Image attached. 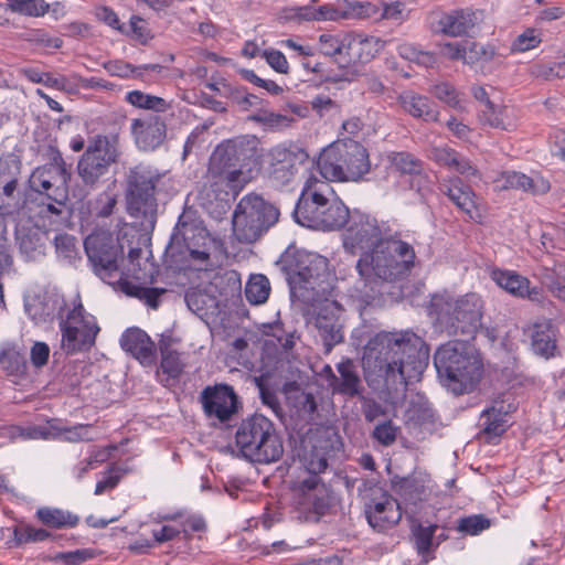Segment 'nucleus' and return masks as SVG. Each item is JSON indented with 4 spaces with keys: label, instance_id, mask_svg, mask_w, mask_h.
Here are the masks:
<instances>
[{
    "label": "nucleus",
    "instance_id": "obj_1",
    "mask_svg": "<svg viewBox=\"0 0 565 565\" xmlns=\"http://www.w3.org/2000/svg\"><path fill=\"white\" fill-rule=\"evenodd\" d=\"M347 223L345 249L352 254L362 250L355 265L359 280L351 296L361 305L369 306L381 299L388 285L411 275L416 253L409 243L388 236L387 230L371 215L349 213Z\"/></svg>",
    "mask_w": 565,
    "mask_h": 565
},
{
    "label": "nucleus",
    "instance_id": "obj_2",
    "mask_svg": "<svg viewBox=\"0 0 565 565\" xmlns=\"http://www.w3.org/2000/svg\"><path fill=\"white\" fill-rule=\"evenodd\" d=\"M428 361V345L412 331L377 333L367 342L362 356L364 371L383 377L391 386L419 381Z\"/></svg>",
    "mask_w": 565,
    "mask_h": 565
},
{
    "label": "nucleus",
    "instance_id": "obj_3",
    "mask_svg": "<svg viewBox=\"0 0 565 565\" xmlns=\"http://www.w3.org/2000/svg\"><path fill=\"white\" fill-rule=\"evenodd\" d=\"M349 213L329 182L309 178L295 207L294 217L301 226L333 231L347 224Z\"/></svg>",
    "mask_w": 565,
    "mask_h": 565
},
{
    "label": "nucleus",
    "instance_id": "obj_4",
    "mask_svg": "<svg viewBox=\"0 0 565 565\" xmlns=\"http://www.w3.org/2000/svg\"><path fill=\"white\" fill-rule=\"evenodd\" d=\"M330 439L316 433L301 440L298 458L308 472V477L298 481V504L308 512L323 515L329 509L327 489L319 475L328 467Z\"/></svg>",
    "mask_w": 565,
    "mask_h": 565
},
{
    "label": "nucleus",
    "instance_id": "obj_5",
    "mask_svg": "<svg viewBox=\"0 0 565 565\" xmlns=\"http://www.w3.org/2000/svg\"><path fill=\"white\" fill-rule=\"evenodd\" d=\"M434 365L444 384L457 395L475 390L481 380L483 364L468 341H449L434 354Z\"/></svg>",
    "mask_w": 565,
    "mask_h": 565
},
{
    "label": "nucleus",
    "instance_id": "obj_6",
    "mask_svg": "<svg viewBox=\"0 0 565 565\" xmlns=\"http://www.w3.org/2000/svg\"><path fill=\"white\" fill-rule=\"evenodd\" d=\"M431 307L439 328L449 337L463 335L473 339L481 327L483 303L477 294H467L457 299L435 296Z\"/></svg>",
    "mask_w": 565,
    "mask_h": 565
},
{
    "label": "nucleus",
    "instance_id": "obj_7",
    "mask_svg": "<svg viewBox=\"0 0 565 565\" xmlns=\"http://www.w3.org/2000/svg\"><path fill=\"white\" fill-rule=\"evenodd\" d=\"M160 179L157 170L145 164L131 168L127 174V212L134 218L132 225L149 233L157 221L156 184Z\"/></svg>",
    "mask_w": 565,
    "mask_h": 565
},
{
    "label": "nucleus",
    "instance_id": "obj_8",
    "mask_svg": "<svg viewBox=\"0 0 565 565\" xmlns=\"http://www.w3.org/2000/svg\"><path fill=\"white\" fill-rule=\"evenodd\" d=\"M235 441L243 457L252 462H275L284 454L282 441L273 422L260 414H255L241 423Z\"/></svg>",
    "mask_w": 565,
    "mask_h": 565
},
{
    "label": "nucleus",
    "instance_id": "obj_9",
    "mask_svg": "<svg viewBox=\"0 0 565 565\" xmlns=\"http://www.w3.org/2000/svg\"><path fill=\"white\" fill-rule=\"evenodd\" d=\"M289 276L291 290L312 292V296L301 295L308 300L324 296L330 289L331 275L328 269V259L316 253L297 250L292 256L286 254L279 260Z\"/></svg>",
    "mask_w": 565,
    "mask_h": 565
},
{
    "label": "nucleus",
    "instance_id": "obj_10",
    "mask_svg": "<svg viewBox=\"0 0 565 565\" xmlns=\"http://www.w3.org/2000/svg\"><path fill=\"white\" fill-rule=\"evenodd\" d=\"M249 180L250 177L246 172L228 170L209 161L205 182L199 192L200 204L212 216L218 218L226 213L231 202L238 196Z\"/></svg>",
    "mask_w": 565,
    "mask_h": 565
},
{
    "label": "nucleus",
    "instance_id": "obj_11",
    "mask_svg": "<svg viewBox=\"0 0 565 565\" xmlns=\"http://www.w3.org/2000/svg\"><path fill=\"white\" fill-rule=\"evenodd\" d=\"M280 212L262 195L248 193L237 203L233 216V234L239 243L258 241L279 220Z\"/></svg>",
    "mask_w": 565,
    "mask_h": 565
},
{
    "label": "nucleus",
    "instance_id": "obj_12",
    "mask_svg": "<svg viewBox=\"0 0 565 565\" xmlns=\"http://www.w3.org/2000/svg\"><path fill=\"white\" fill-rule=\"evenodd\" d=\"M84 248L93 271L115 289L126 278L120 264L124 248L108 231H95L84 241Z\"/></svg>",
    "mask_w": 565,
    "mask_h": 565
},
{
    "label": "nucleus",
    "instance_id": "obj_13",
    "mask_svg": "<svg viewBox=\"0 0 565 565\" xmlns=\"http://www.w3.org/2000/svg\"><path fill=\"white\" fill-rule=\"evenodd\" d=\"M120 157L117 134H98L88 140V145L77 162V174L82 182L95 188L118 162Z\"/></svg>",
    "mask_w": 565,
    "mask_h": 565
},
{
    "label": "nucleus",
    "instance_id": "obj_14",
    "mask_svg": "<svg viewBox=\"0 0 565 565\" xmlns=\"http://www.w3.org/2000/svg\"><path fill=\"white\" fill-rule=\"evenodd\" d=\"M61 345L67 354L89 351L99 332L96 318L88 313L81 301L74 303L60 321Z\"/></svg>",
    "mask_w": 565,
    "mask_h": 565
},
{
    "label": "nucleus",
    "instance_id": "obj_15",
    "mask_svg": "<svg viewBox=\"0 0 565 565\" xmlns=\"http://www.w3.org/2000/svg\"><path fill=\"white\" fill-rule=\"evenodd\" d=\"M260 157L262 149L257 137L244 135L220 143L212 152L210 161L249 175L252 167L258 164Z\"/></svg>",
    "mask_w": 565,
    "mask_h": 565
},
{
    "label": "nucleus",
    "instance_id": "obj_16",
    "mask_svg": "<svg viewBox=\"0 0 565 565\" xmlns=\"http://www.w3.org/2000/svg\"><path fill=\"white\" fill-rule=\"evenodd\" d=\"M362 486L359 492L369 524L379 531L397 524L403 509L399 501L377 484L363 481Z\"/></svg>",
    "mask_w": 565,
    "mask_h": 565
},
{
    "label": "nucleus",
    "instance_id": "obj_17",
    "mask_svg": "<svg viewBox=\"0 0 565 565\" xmlns=\"http://www.w3.org/2000/svg\"><path fill=\"white\" fill-rule=\"evenodd\" d=\"M199 401L204 415L210 419L226 423L238 411V399L232 386L216 384L206 386L200 393Z\"/></svg>",
    "mask_w": 565,
    "mask_h": 565
},
{
    "label": "nucleus",
    "instance_id": "obj_18",
    "mask_svg": "<svg viewBox=\"0 0 565 565\" xmlns=\"http://www.w3.org/2000/svg\"><path fill=\"white\" fill-rule=\"evenodd\" d=\"M482 13L471 8L439 11L429 14V25L434 33L448 36H462L481 20Z\"/></svg>",
    "mask_w": 565,
    "mask_h": 565
},
{
    "label": "nucleus",
    "instance_id": "obj_19",
    "mask_svg": "<svg viewBox=\"0 0 565 565\" xmlns=\"http://www.w3.org/2000/svg\"><path fill=\"white\" fill-rule=\"evenodd\" d=\"M342 313L341 305L327 300L320 306L315 318V327L327 353L344 339Z\"/></svg>",
    "mask_w": 565,
    "mask_h": 565
},
{
    "label": "nucleus",
    "instance_id": "obj_20",
    "mask_svg": "<svg viewBox=\"0 0 565 565\" xmlns=\"http://www.w3.org/2000/svg\"><path fill=\"white\" fill-rule=\"evenodd\" d=\"M130 130L137 147L143 151L157 149L167 137L166 120L159 115L132 119Z\"/></svg>",
    "mask_w": 565,
    "mask_h": 565
},
{
    "label": "nucleus",
    "instance_id": "obj_21",
    "mask_svg": "<svg viewBox=\"0 0 565 565\" xmlns=\"http://www.w3.org/2000/svg\"><path fill=\"white\" fill-rule=\"evenodd\" d=\"M269 178L277 185L290 183L298 170V164L307 158L303 150L292 151L285 147H275L269 152Z\"/></svg>",
    "mask_w": 565,
    "mask_h": 565
},
{
    "label": "nucleus",
    "instance_id": "obj_22",
    "mask_svg": "<svg viewBox=\"0 0 565 565\" xmlns=\"http://www.w3.org/2000/svg\"><path fill=\"white\" fill-rule=\"evenodd\" d=\"M327 369L329 370V386L333 393L349 398L362 396L364 386L358 369L351 360L340 362L337 365L339 375H335L329 365H327Z\"/></svg>",
    "mask_w": 565,
    "mask_h": 565
},
{
    "label": "nucleus",
    "instance_id": "obj_23",
    "mask_svg": "<svg viewBox=\"0 0 565 565\" xmlns=\"http://www.w3.org/2000/svg\"><path fill=\"white\" fill-rule=\"evenodd\" d=\"M120 345L142 365L151 366L156 363V344L143 330L139 328L126 330L120 338Z\"/></svg>",
    "mask_w": 565,
    "mask_h": 565
},
{
    "label": "nucleus",
    "instance_id": "obj_24",
    "mask_svg": "<svg viewBox=\"0 0 565 565\" xmlns=\"http://www.w3.org/2000/svg\"><path fill=\"white\" fill-rule=\"evenodd\" d=\"M343 140L324 148L317 161L323 181H347Z\"/></svg>",
    "mask_w": 565,
    "mask_h": 565
},
{
    "label": "nucleus",
    "instance_id": "obj_25",
    "mask_svg": "<svg viewBox=\"0 0 565 565\" xmlns=\"http://www.w3.org/2000/svg\"><path fill=\"white\" fill-rule=\"evenodd\" d=\"M492 278L498 286L515 297L529 299L533 302H541L543 299L542 289L531 287L530 280L515 271L494 270Z\"/></svg>",
    "mask_w": 565,
    "mask_h": 565
},
{
    "label": "nucleus",
    "instance_id": "obj_26",
    "mask_svg": "<svg viewBox=\"0 0 565 565\" xmlns=\"http://www.w3.org/2000/svg\"><path fill=\"white\" fill-rule=\"evenodd\" d=\"M441 192L466 214L470 220L478 222L481 217L475 201V193L469 185L463 184L460 178H451L440 184Z\"/></svg>",
    "mask_w": 565,
    "mask_h": 565
},
{
    "label": "nucleus",
    "instance_id": "obj_27",
    "mask_svg": "<svg viewBox=\"0 0 565 565\" xmlns=\"http://www.w3.org/2000/svg\"><path fill=\"white\" fill-rule=\"evenodd\" d=\"M394 490L401 499L405 513L414 515L419 511L420 504L426 501L429 490L423 479L406 477L394 482Z\"/></svg>",
    "mask_w": 565,
    "mask_h": 565
},
{
    "label": "nucleus",
    "instance_id": "obj_28",
    "mask_svg": "<svg viewBox=\"0 0 565 565\" xmlns=\"http://www.w3.org/2000/svg\"><path fill=\"white\" fill-rule=\"evenodd\" d=\"M387 41L365 33H350L347 36L345 47L351 58L360 63L374 60L386 46Z\"/></svg>",
    "mask_w": 565,
    "mask_h": 565
},
{
    "label": "nucleus",
    "instance_id": "obj_29",
    "mask_svg": "<svg viewBox=\"0 0 565 565\" xmlns=\"http://www.w3.org/2000/svg\"><path fill=\"white\" fill-rule=\"evenodd\" d=\"M347 181H359L370 172V156L364 146L360 142L347 139L343 140Z\"/></svg>",
    "mask_w": 565,
    "mask_h": 565
},
{
    "label": "nucleus",
    "instance_id": "obj_30",
    "mask_svg": "<svg viewBox=\"0 0 565 565\" xmlns=\"http://www.w3.org/2000/svg\"><path fill=\"white\" fill-rule=\"evenodd\" d=\"M531 347L535 354L548 359L556 351V328L552 320L543 319L530 329Z\"/></svg>",
    "mask_w": 565,
    "mask_h": 565
},
{
    "label": "nucleus",
    "instance_id": "obj_31",
    "mask_svg": "<svg viewBox=\"0 0 565 565\" xmlns=\"http://www.w3.org/2000/svg\"><path fill=\"white\" fill-rule=\"evenodd\" d=\"M161 361L160 369L167 375V385L169 381L178 380L186 365L182 354L174 348V340L171 337L162 335L158 343Z\"/></svg>",
    "mask_w": 565,
    "mask_h": 565
},
{
    "label": "nucleus",
    "instance_id": "obj_32",
    "mask_svg": "<svg viewBox=\"0 0 565 565\" xmlns=\"http://www.w3.org/2000/svg\"><path fill=\"white\" fill-rule=\"evenodd\" d=\"M398 104L405 113L414 118H420L425 121H438V110L436 105L426 96L415 92H403L398 96Z\"/></svg>",
    "mask_w": 565,
    "mask_h": 565
},
{
    "label": "nucleus",
    "instance_id": "obj_33",
    "mask_svg": "<svg viewBox=\"0 0 565 565\" xmlns=\"http://www.w3.org/2000/svg\"><path fill=\"white\" fill-rule=\"evenodd\" d=\"M502 189H521L532 194H544L550 190V183L542 177H529L521 172H503L501 180Z\"/></svg>",
    "mask_w": 565,
    "mask_h": 565
},
{
    "label": "nucleus",
    "instance_id": "obj_34",
    "mask_svg": "<svg viewBox=\"0 0 565 565\" xmlns=\"http://www.w3.org/2000/svg\"><path fill=\"white\" fill-rule=\"evenodd\" d=\"M479 425L481 427L479 437L483 438L486 443H493L508 428L507 413L492 406L482 412Z\"/></svg>",
    "mask_w": 565,
    "mask_h": 565
},
{
    "label": "nucleus",
    "instance_id": "obj_35",
    "mask_svg": "<svg viewBox=\"0 0 565 565\" xmlns=\"http://www.w3.org/2000/svg\"><path fill=\"white\" fill-rule=\"evenodd\" d=\"M284 18L295 21H335L341 18V12L330 4L318 9L305 6L286 9Z\"/></svg>",
    "mask_w": 565,
    "mask_h": 565
},
{
    "label": "nucleus",
    "instance_id": "obj_36",
    "mask_svg": "<svg viewBox=\"0 0 565 565\" xmlns=\"http://www.w3.org/2000/svg\"><path fill=\"white\" fill-rule=\"evenodd\" d=\"M287 403L298 415H311L317 409L312 393L306 392L297 383H287L284 386Z\"/></svg>",
    "mask_w": 565,
    "mask_h": 565
},
{
    "label": "nucleus",
    "instance_id": "obj_37",
    "mask_svg": "<svg viewBox=\"0 0 565 565\" xmlns=\"http://www.w3.org/2000/svg\"><path fill=\"white\" fill-rule=\"evenodd\" d=\"M480 120L492 128L512 131L516 128V115L512 108L507 106L499 109L495 106H488V109H479Z\"/></svg>",
    "mask_w": 565,
    "mask_h": 565
},
{
    "label": "nucleus",
    "instance_id": "obj_38",
    "mask_svg": "<svg viewBox=\"0 0 565 565\" xmlns=\"http://www.w3.org/2000/svg\"><path fill=\"white\" fill-rule=\"evenodd\" d=\"M116 290H120L129 297L139 299L151 309H158L161 296L167 292L166 288L146 287L128 281L126 278L120 282Z\"/></svg>",
    "mask_w": 565,
    "mask_h": 565
},
{
    "label": "nucleus",
    "instance_id": "obj_39",
    "mask_svg": "<svg viewBox=\"0 0 565 565\" xmlns=\"http://www.w3.org/2000/svg\"><path fill=\"white\" fill-rule=\"evenodd\" d=\"M43 180H50L53 184L54 182L71 180V171L60 152L53 156L51 163L36 168L30 179V181Z\"/></svg>",
    "mask_w": 565,
    "mask_h": 565
},
{
    "label": "nucleus",
    "instance_id": "obj_40",
    "mask_svg": "<svg viewBox=\"0 0 565 565\" xmlns=\"http://www.w3.org/2000/svg\"><path fill=\"white\" fill-rule=\"evenodd\" d=\"M36 516L44 525L55 529L74 527L79 522L77 515L57 508H40Z\"/></svg>",
    "mask_w": 565,
    "mask_h": 565
},
{
    "label": "nucleus",
    "instance_id": "obj_41",
    "mask_svg": "<svg viewBox=\"0 0 565 565\" xmlns=\"http://www.w3.org/2000/svg\"><path fill=\"white\" fill-rule=\"evenodd\" d=\"M246 300L252 305H262L270 294V282L263 274L250 275L245 286Z\"/></svg>",
    "mask_w": 565,
    "mask_h": 565
},
{
    "label": "nucleus",
    "instance_id": "obj_42",
    "mask_svg": "<svg viewBox=\"0 0 565 565\" xmlns=\"http://www.w3.org/2000/svg\"><path fill=\"white\" fill-rule=\"evenodd\" d=\"M17 241L20 252L29 259H35L44 254V244L41 235L36 231H17Z\"/></svg>",
    "mask_w": 565,
    "mask_h": 565
},
{
    "label": "nucleus",
    "instance_id": "obj_43",
    "mask_svg": "<svg viewBox=\"0 0 565 565\" xmlns=\"http://www.w3.org/2000/svg\"><path fill=\"white\" fill-rule=\"evenodd\" d=\"M126 100L137 108L164 113L170 108V104L154 95L146 94L141 90H131L126 95Z\"/></svg>",
    "mask_w": 565,
    "mask_h": 565
},
{
    "label": "nucleus",
    "instance_id": "obj_44",
    "mask_svg": "<svg viewBox=\"0 0 565 565\" xmlns=\"http://www.w3.org/2000/svg\"><path fill=\"white\" fill-rule=\"evenodd\" d=\"M31 186L40 193H43L47 196V199L52 200L54 203L58 204L60 206L64 205L66 199H67V183L68 181H60L54 182L50 180H43V181H30Z\"/></svg>",
    "mask_w": 565,
    "mask_h": 565
},
{
    "label": "nucleus",
    "instance_id": "obj_45",
    "mask_svg": "<svg viewBox=\"0 0 565 565\" xmlns=\"http://www.w3.org/2000/svg\"><path fill=\"white\" fill-rule=\"evenodd\" d=\"M495 56V50L492 45H484L475 41L466 40L465 63L468 65L486 64Z\"/></svg>",
    "mask_w": 565,
    "mask_h": 565
},
{
    "label": "nucleus",
    "instance_id": "obj_46",
    "mask_svg": "<svg viewBox=\"0 0 565 565\" xmlns=\"http://www.w3.org/2000/svg\"><path fill=\"white\" fill-rule=\"evenodd\" d=\"M388 160L392 168L401 174L411 175L414 172H419L423 167L422 160L406 151L392 152L388 154Z\"/></svg>",
    "mask_w": 565,
    "mask_h": 565
},
{
    "label": "nucleus",
    "instance_id": "obj_47",
    "mask_svg": "<svg viewBox=\"0 0 565 565\" xmlns=\"http://www.w3.org/2000/svg\"><path fill=\"white\" fill-rule=\"evenodd\" d=\"M8 6L12 12L28 17H42L50 8L44 0H8Z\"/></svg>",
    "mask_w": 565,
    "mask_h": 565
},
{
    "label": "nucleus",
    "instance_id": "obj_48",
    "mask_svg": "<svg viewBox=\"0 0 565 565\" xmlns=\"http://www.w3.org/2000/svg\"><path fill=\"white\" fill-rule=\"evenodd\" d=\"M491 526V521L483 514H473L461 518L458 521L457 530L468 535H478Z\"/></svg>",
    "mask_w": 565,
    "mask_h": 565
},
{
    "label": "nucleus",
    "instance_id": "obj_49",
    "mask_svg": "<svg viewBox=\"0 0 565 565\" xmlns=\"http://www.w3.org/2000/svg\"><path fill=\"white\" fill-rule=\"evenodd\" d=\"M397 52L402 58L424 66H430L435 63V57L431 53L420 51L417 46L411 43H403L398 45Z\"/></svg>",
    "mask_w": 565,
    "mask_h": 565
},
{
    "label": "nucleus",
    "instance_id": "obj_50",
    "mask_svg": "<svg viewBox=\"0 0 565 565\" xmlns=\"http://www.w3.org/2000/svg\"><path fill=\"white\" fill-rule=\"evenodd\" d=\"M531 74L540 79L552 81L565 77V54L564 60L550 64H536L532 67Z\"/></svg>",
    "mask_w": 565,
    "mask_h": 565
},
{
    "label": "nucleus",
    "instance_id": "obj_51",
    "mask_svg": "<svg viewBox=\"0 0 565 565\" xmlns=\"http://www.w3.org/2000/svg\"><path fill=\"white\" fill-rule=\"evenodd\" d=\"M116 204V195L110 191H104L90 203V210L97 217H108L113 214Z\"/></svg>",
    "mask_w": 565,
    "mask_h": 565
},
{
    "label": "nucleus",
    "instance_id": "obj_52",
    "mask_svg": "<svg viewBox=\"0 0 565 565\" xmlns=\"http://www.w3.org/2000/svg\"><path fill=\"white\" fill-rule=\"evenodd\" d=\"M437 529L436 524H429L427 526L418 525L414 530L415 545L420 555H425L430 551Z\"/></svg>",
    "mask_w": 565,
    "mask_h": 565
},
{
    "label": "nucleus",
    "instance_id": "obj_53",
    "mask_svg": "<svg viewBox=\"0 0 565 565\" xmlns=\"http://www.w3.org/2000/svg\"><path fill=\"white\" fill-rule=\"evenodd\" d=\"M50 536L44 529H34L32 526H15L13 537L17 546L29 542H42Z\"/></svg>",
    "mask_w": 565,
    "mask_h": 565
},
{
    "label": "nucleus",
    "instance_id": "obj_54",
    "mask_svg": "<svg viewBox=\"0 0 565 565\" xmlns=\"http://www.w3.org/2000/svg\"><path fill=\"white\" fill-rule=\"evenodd\" d=\"M398 427L392 420H385L375 426L373 438L383 446H391L396 441Z\"/></svg>",
    "mask_w": 565,
    "mask_h": 565
},
{
    "label": "nucleus",
    "instance_id": "obj_55",
    "mask_svg": "<svg viewBox=\"0 0 565 565\" xmlns=\"http://www.w3.org/2000/svg\"><path fill=\"white\" fill-rule=\"evenodd\" d=\"M90 428V425L82 424L72 427L58 426V430H61V435L58 438L68 443L89 441L93 439V437L89 435Z\"/></svg>",
    "mask_w": 565,
    "mask_h": 565
},
{
    "label": "nucleus",
    "instance_id": "obj_56",
    "mask_svg": "<svg viewBox=\"0 0 565 565\" xmlns=\"http://www.w3.org/2000/svg\"><path fill=\"white\" fill-rule=\"evenodd\" d=\"M541 43L540 34L534 29H527L513 41L511 50L513 52H526L536 47Z\"/></svg>",
    "mask_w": 565,
    "mask_h": 565
},
{
    "label": "nucleus",
    "instance_id": "obj_57",
    "mask_svg": "<svg viewBox=\"0 0 565 565\" xmlns=\"http://www.w3.org/2000/svg\"><path fill=\"white\" fill-rule=\"evenodd\" d=\"M54 245L58 256L65 259H73L76 255V238L70 234H57Z\"/></svg>",
    "mask_w": 565,
    "mask_h": 565
},
{
    "label": "nucleus",
    "instance_id": "obj_58",
    "mask_svg": "<svg viewBox=\"0 0 565 565\" xmlns=\"http://www.w3.org/2000/svg\"><path fill=\"white\" fill-rule=\"evenodd\" d=\"M311 109L316 111L319 117L339 111V105L335 100L328 95L318 94L309 102Z\"/></svg>",
    "mask_w": 565,
    "mask_h": 565
},
{
    "label": "nucleus",
    "instance_id": "obj_59",
    "mask_svg": "<svg viewBox=\"0 0 565 565\" xmlns=\"http://www.w3.org/2000/svg\"><path fill=\"white\" fill-rule=\"evenodd\" d=\"M430 93L439 100L446 103L450 107L459 106L458 94L449 83H438L433 86Z\"/></svg>",
    "mask_w": 565,
    "mask_h": 565
},
{
    "label": "nucleus",
    "instance_id": "obj_60",
    "mask_svg": "<svg viewBox=\"0 0 565 565\" xmlns=\"http://www.w3.org/2000/svg\"><path fill=\"white\" fill-rule=\"evenodd\" d=\"M459 152L449 147H435L430 150V159L440 167L452 169Z\"/></svg>",
    "mask_w": 565,
    "mask_h": 565
},
{
    "label": "nucleus",
    "instance_id": "obj_61",
    "mask_svg": "<svg viewBox=\"0 0 565 565\" xmlns=\"http://www.w3.org/2000/svg\"><path fill=\"white\" fill-rule=\"evenodd\" d=\"M104 67L111 76H118L122 78L140 77V74H137L136 66L124 61H109L104 65Z\"/></svg>",
    "mask_w": 565,
    "mask_h": 565
},
{
    "label": "nucleus",
    "instance_id": "obj_62",
    "mask_svg": "<svg viewBox=\"0 0 565 565\" xmlns=\"http://www.w3.org/2000/svg\"><path fill=\"white\" fill-rule=\"evenodd\" d=\"M131 38L141 44H147L152 39V34L147 22L138 15H132L129 21Z\"/></svg>",
    "mask_w": 565,
    "mask_h": 565
},
{
    "label": "nucleus",
    "instance_id": "obj_63",
    "mask_svg": "<svg viewBox=\"0 0 565 565\" xmlns=\"http://www.w3.org/2000/svg\"><path fill=\"white\" fill-rule=\"evenodd\" d=\"M61 435V430H58V426L53 425L52 422H49L47 425L44 426H32L26 428L25 436L31 439H56Z\"/></svg>",
    "mask_w": 565,
    "mask_h": 565
},
{
    "label": "nucleus",
    "instance_id": "obj_64",
    "mask_svg": "<svg viewBox=\"0 0 565 565\" xmlns=\"http://www.w3.org/2000/svg\"><path fill=\"white\" fill-rule=\"evenodd\" d=\"M263 57L269 66L280 74H288L289 64L286 56L278 50H265Z\"/></svg>",
    "mask_w": 565,
    "mask_h": 565
}]
</instances>
